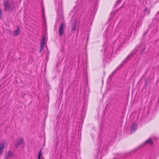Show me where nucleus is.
<instances>
[{
  "label": "nucleus",
  "mask_w": 159,
  "mask_h": 159,
  "mask_svg": "<svg viewBox=\"0 0 159 159\" xmlns=\"http://www.w3.org/2000/svg\"><path fill=\"white\" fill-rule=\"evenodd\" d=\"M20 33V29L19 27H18L16 30L14 31L13 33V35L15 36H17Z\"/></svg>",
  "instance_id": "1a4fd4ad"
},
{
  "label": "nucleus",
  "mask_w": 159,
  "mask_h": 159,
  "mask_svg": "<svg viewBox=\"0 0 159 159\" xmlns=\"http://www.w3.org/2000/svg\"><path fill=\"white\" fill-rule=\"evenodd\" d=\"M138 51V50L137 48H135L131 52V53L123 61L122 63H124L125 62H126L129 59L131 58V56L134 54H135Z\"/></svg>",
  "instance_id": "39448f33"
},
{
  "label": "nucleus",
  "mask_w": 159,
  "mask_h": 159,
  "mask_svg": "<svg viewBox=\"0 0 159 159\" xmlns=\"http://www.w3.org/2000/svg\"><path fill=\"white\" fill-rule=\"evenodd\" d=\"M12 3L7 0L3 3L4 10L6 11H9L12 7Z\"/></svg>",
  "instance_id": "f257e3e1"
},
{
  "label": "nucleus",
  "mask_w": 159,
  "mask_h": 159,
  "mask_svg": "<svg viewBox=\"0 0 159 159\" xmlns=\"http://www.w3.org/2000/svg\"><path fill=\"white\" fill-rule=\"evenodd\" d=\"M42 11H43V15H44V8L43 7L42 8Z\"/></svg>",
  "instance_id": "dca6fc26"
},
{
  "label": "nucleus",
  "mask_w": 159,
  "mask_h": 159,
  "mask_svg": "<svg viewBox=\"0 0 159 159\" xmlns=\"http://www.w3.org/2000/svg\"><path fill=\"white\" fill-rule=\"evenodd\" d=\"M2 10L1 9H0V17L1 16V15L2 14Z\"/></svg>",
  "instance_id": "f3484780"
},
{
  "label": "nucleus",
  "mask_w": 159,
  "mask_h": 159,
  "mask_svg": "<svg viewBox=\"0 0 159 159\" xmlns=\"http://www.w3.org/2000/svg\"><path fill=\"white\" fill-rule=\"evenodd\" d=\"M121 2V1L120 0H118L116 2V4L118 5Z\"/></svg>",
  "instance_id": "4468645a"
},
{
  "label": "nucleus",
  "mask_w": 159,
  "mask_h": 159,
  "mask_svg": "<svg viewBox=\"0 0 159 159\" xmlns=\"http://www.w3.org/2000/svg\"><path fill=\"white\" fill-rule=\"evenodd\" d=\"M5 142L3 141L0 145V156L2 153L3 149L5 148Z\"/></svg>",
  "instance_id": "0eeeda50"
},
{
  "label": "nucleus",
  "mask_w": 159,
  "mask_h": 159,
  "mask_svg": "<svg viewBox=\"0 0 159 159\" xmlns=\"http://www.w3.org/2000/svg\"><path fill=\"white\" fill-rule=\"evenodd\" d=\"M145 144H150V145H152L153 144V143L152 141L151 138L149 139L148 140L146 141L145 142Z\"/></svg>",
  "instance_id": "9b49d317"
},
{
  "label": "nucleus",
  "mask_w": 159,
  "mask_h": 159,
  "mask_svg": "<svg viewBox=\"0 0 159 159\" xmlns=\"http://www.w3.org/2000/svg\"><path fill=\"white\" fill-rule=\"evenodd\" d=\"M137 129V125L135 124H133L131 128L130 133H133Z\"/></svg>",
  "instance_id": "6e6552de"
},
{
  "label": "nucleus",
  "mask_w": 159,
  "mask_h": 159,
  "mask_svg": "<svg viewBox=\"0 0 159 159\" xmlns=\"http://www.w3.org/2000/svg\"><path fill=\"white\" fill-rule=\"evenodd\" d=\"M76 28V25L75 23L72 24L71 30L73 31H75Z\"/></svg>",
  "instance_id": "f8f14e48"
},
{
  "label": "nucleus",
  "mask_w": 159,
  "mask_h": 159,
  "mask_svg": "<svg viewBox=\"0 0 159 159\" xmlns=\"http://www.w3.org/2000/svg\"><path fill=\"white\" fill-rule=\"evenodd\" d=\"M45 44V38H43L41 41V47L40 52H41L43 48V47Z\"/></svg>",
  "instance_id": "9d476101"
},
{
  "label": "nucleus",
  "mask_w": 159,
  "mask_h": 159,
  "mask_svg": "<svg viewBox=\"0 0 159 159\" xmlns=\"http://www.w3.org/2000/svg\"><path fill=\"white\" fill-rule=\"evenodd\" d=\"M121 66H122V64L120 65L119 66V67L116 68V70H118V69H119L120 68Z\"/></svg>",
  "instance_id": "2eb2a0df"
},
{
  "label": "nucleus",
  "mask_w": 159,
  "mask_h": 159,
  "mask_svg": "<svg viewBox=\"0 0 159 159\" xmlns=\"http://www.w3.org/2000/svg\"><path fill=\"white\" fill-rule=\"evenodd\" d=\"M65 26V24L64 23H61L59 27L58 33L59 36H62L64 32V28Z\"/></svg>",
  "instance_id": "f03ea898"
},
{
  "label": "nucleus",
  "mask_w": 159,
  "mask_h": 159,
  "mask_svg": "<svg viewBox=\"0 0 159 159\" xmlns=\"http://www.w3.org/2000/svg\"><path fill=\"white\" fill-rule=\"evenodd\" d=\"M42 155V151L40 150L38 154V159H40Z\"/></svg>",
  "instance_id": "ddd939ff"
},
{
  "label": "nucleus",
  "mask_w": 159,
  "mask_h": 159,
  "mask_svg": "<svg viewBox=\"0 0 159 159\" xmlns=\"http://www.w3.org/2000/svg\"><path fill=\"white\" fill-rule=\"evenodd\" d=\"M145 48H144L143 50L141 51V52L142 53L143 52H144L145 50Z\"/></svg>",
  "instance_id": "a211bd4d"
},
{
  "label": "nucleus",
  "mask_w": 159,
  "mask_h": 159,
  "mask_svg": "<svg viewBox=\"0 0 159 159\" xmlns=\"http://www.w3.org/2000/svg\"><path fill=\"white\" fill-rule=\"evenodd\" d=\"M13 155L12 152L10 151H9L7 152L4 155V159H8L9 158H11L12 157Z\"/></svg>",
  "instance_id": "423d86ee"
},
{
  "label": "nucleus",
  "mask_w": 159,
  "mask_h": 159,
  "mask_svg": "<svg viewBox=\"0 0 159 159\" xmlns=\"http://www.w3.org/2000/svg\"><path fill=\"white\" fill-rule=\"evenodd\" d=\"M23 145L24 146V140L22 138H19L17 140V143L15 145L16 148L19 147L20 145Z\"/></svg>",
  "instance_id": "7ed1b4c3"
},
{
  "label": "nucleus",
  "mask_w": 159,
  "mask_h": 159,
  "mask_svg": "<svg viewBox=\"0 0 159 159\" xmlns=\"http://www.w3.org/2000/svg\"><path fill=\"white\" fill-rule=\"evenodd\" d=\"M138 51V50L137 48H135L131 52V53L123 61L122 63H124L125 62H126L129 59L131 58V56L134 54H135Z\"/></svg>",
  "instance_id": "20e7f679"
}]
</instances>
